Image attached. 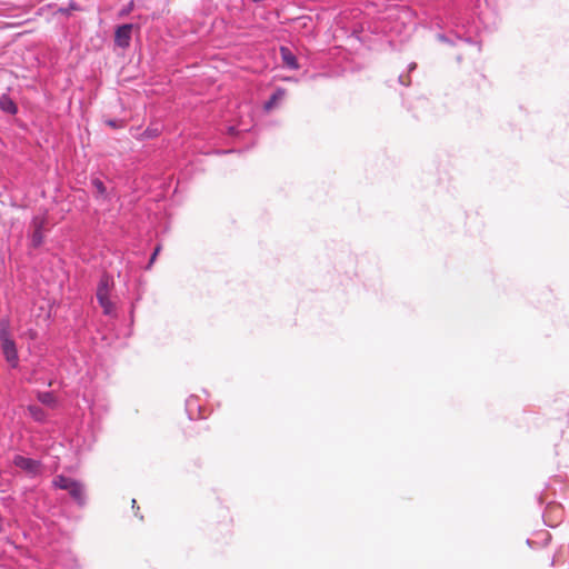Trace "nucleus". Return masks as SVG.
I'll return each mask as SVG.
<instances>
[{"label": "nucleus", "mask_w": 569, "mask_h": 569, "mask_svg": "<svg viewBox=\"0 0 569 569\" xmlns=\"http://www.w3.org/2000/svg\"><path fill=\"white\" fill-rule=\"evenodd\" d=\"M52 485L54 488L68 491L71 498L79 506H83L86 503V490L84 485L81 481L63 475H58L52 480Z\"/></svg>", "instance_id": "nucleus-1"}, {"label": "nucleus", "mask_w": 569, "mask_h": 569, "mask_svg": "<svg viewBox=\"0 0 569 569\" xmlns=\"http://www.w3.org/2000/svg\"><path fill=\"white\" fill-rule=\"evenodd\" d=\"M0 109L10 114H14L18 111L17 104L7 96L0 98Z\"/></svg>", "instance_id": "nucleus-6"}, {"label": "nucleus", "mask_w": 569, "mask_h": 569, "mask_svg": "<svg viewBox=\"0 0 569 569\" xmlns=\"http://www.w3.org/2000/svg\"><path fill=\"white\" fill-rule=\"evenodd\" d=\"M92 186L96 188V190L100 194H103L106 192V187H104L103 182L100 179H93L92 180Z\"/></svg>", "instance_id": "nucleus-12"}, {"label": "nucleus", "mask_w": 569, "mask_h": 569, "mask_svg": "<svg viewBox=\"0 0 569 569\" xmlns=\"http://www.w3.org/2000/svg\"><path fill=\"white\" fill-rule=\"evenodd\" d=\"M13 463L18 468L23 469L30 473H36L39 470L38 461L23 456H16L13 459Z\"/></svg>", "instance_id": "nucleus-5"}, {"label": "nucleus", "mask_w": 569, "mask_h": 569, "mask_svg": "<svg viewBox=\"0 0 569 569\" xmlns=\"http://www.w3.org/2000/svg\"><path fill=\"white\" fill-rule=\"evenodd\" d=\"M281 56H282V59L284 61V63L287 66H289L290 68H297L298 64H297V60L296 58L291 54V52L289 51V49L287 48H281Z\"/></svg>", "instance_id": "nucleus-10"}, {"label": "nucleus", "mask_w": 569, "mask_h": 569, "mask_svg": "<svg viewBox=\"0 0 569 569\" xmlns=\"http://www.w3.org/2000/svg\"><path fill=\"white\" fill-rule=\"evenodd\" d=\"M113 280L110 276L103 274L97 287V299L100 307L103 309V313L111 316L114 313V303L110 299L111 291L113 289Z\"/></svg>", "instance_id": "nucleus-2"}, {"label": "nucleus", "mask_w": 569, "mask_h": 569, "mask_svg": "<svg viewBox=\"0 0 569 569\" xmlns=\"http://www.w3.org/2000/svg\"><path fill=\"white\" fill-rule=\"evenodd\" d=\"M71 10H78V7H76L73 3L69 6V8L60 9L59 11L66 14H69Z\"/></svg>", "instance_id": "nucleus-14"}, {"label": "nucleus", "mask_w": 569, "mask_h": 569, "mask_svg": "<svg viewBox=\"0 0 569 569\" xmlns=\"http://www.w3.org/2000/svg\"><path fill=\"white\" fill-rule=\"evenodd\" d=\"M159 251H160V247H157V248L154 249V252H153V253H152V256H151L150 263H152V262L154 261V259H156L157 254H159Z\"/></svg>", "instance_id": "nucleus-15"}, {"label": "nucleus", "mask_w": 569, "mask_h": 569, "mask_svg": "<svg viewBox=\"0 0 569 569\" xmlns=\"http://www.w3.org/2000/svg\"><path fill=\"white\" fill-rule=\"evenodd\" d=\"M286 96L284 89H277L276 92L270 97V99L266 102L264 109L270 110L278 103V101L282 100Z\"/></svg>", "instance_id": "nucleus-7"}, {"label": "nucleus", "mask_w": 569, "mask_h": 569, "mask_svg": "<svg viewBox=\"0 0 569 569\" xmlns=\"http://www.w3.org/2000/svg\"><path fill=\"white\" fill-rule=\"evenodd\" d=\"M108 123H109V126H111V127H116V123H114L113 121H109Z\"/></svg>", "instance_id": "nucleus-16"}, {"label": "nucleus", "mask_w": 569, "mask_h": 569, "mask_svg": "<svg viewBox=\"0 0 569 569\" xmlns=\"http://www.w3.org/2000/svg\"><path fill=\"white\" fill-rule=\"evenodd\" d=\"M42 223L43 221L42 220H38L36 219L34 220V231H33V234H32V242H33V246H39L41 242H42V238H43V234L41 232V227H42Z\"/></svg>", "instance_id": "nucleus-9"}, {"label": "nucleus", "mask_w": 569, "mask_h": 569, "mask_svg": "<svg viewBox=\"0 0 569 569\" xmlns=\"http://www.w3.org/2000/svg\"><path fill=\"white\" fill-rule=\"evenodd\" d=\"M38 400L48 406V407H51V408H54L56 405H57V400H56V397L53 396L52 392H39L38 393Z\"/></svg>", "instance_id": "nucleus-8"}, {"label": "nucleus", "mask_w": 569, "mask_h": 569, "mask_svg": "<svg viewBox=\"0 0 569 569\" xmlns=\"http://www.w3.org/2000/svg\"><path fill=\"white\" fill-rule=\"evenodd\" d=\"M28 411L31 415V417L37 421H42L46 418L44 411L37 406H29Z\"/></svg>", "instance_id": "nucleus-11"}, {"label": "nucleus", "mask_w": 569, "mask_h": 569, "mask_svg": "<svg viewBox=\"0 0 569 569\" xmlns=\"http://www.w3.org/2000/svg\"><path fill=\"white\" fill-rule=\"evenodd\" d=\"M132 30L133 24L131 23L119 26L114 32V43L120 48H128L130 46Z\"/></svg>", "instance_id": "nucleus-4"}, {"label": "nucleus", "mask_w": 569, "mask_h": 569, "mask_svg": "<svg viewBox=\"0 0 569 569\" xmlns=\"http://www.w3.org/2000/svg\"><path fill=\"white\" fill-rule=\"evenodd\" d=\"M131 503H132V509H134V510H136V511H134V515H136L137 517H139V518L142 520V519H143V517H142L141 515H139V509H140V508H139L138 506H136V505H137L136 499H132Z\"/></svg>", "instance_id": "nucleus-13"}, {"label": "nucleus", "mask_w": 569, "mask_h": 569, "mask_svg": "<svg viewBox=\"0 0 569 569\" xmlns=\"http://www.w3.org/2000/svg\"><path fill=\"white\" fill-rule=\"evenodd\" d=\"M0 341H1L2 352H3L7 361L11 362L12 366L14 367L18 361V352H17L16 343L10 335L8 320H2L0 323Z\"/></svg>", "instance_id": "nucleus-3"}]
</instances>
